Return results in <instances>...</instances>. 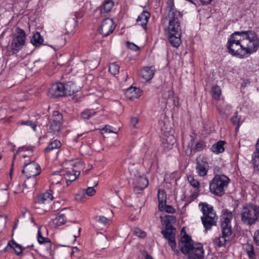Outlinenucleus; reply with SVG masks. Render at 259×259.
Wrapping results in <instances>:
<instances>
[{
  "mask_svg": "<svg viewBox=\"0 0 259 259\" xmlns=\"http://www.w3.org/2000/svg\"><path fill=\"white\" fill-rule=\"evenodd\" d=\"M116 27V24L113 20L110 18L105 19L100 28L99 32H113Z\"/></svg>",
  "mask_w": 259,
  "mask_h": 259,
  "instance_id": "13",
  "label": "nucleus"
},
{
  "mask_svg": "<svg viewBox=\"0 0 259 259\" xmlns=\"http://www.w3.org/2000/svg\"><path fill=\"white\" fill-rule=\"evenodd\" d=\"M27 180L24 182V187L26 188H33L36 184L37 180L36 176H32L30 177H26Z\"/></svg>",
  "mask_w": 259,
  "mask_h": 259,
  "instance_id": "36",
  "label": "nucleus"
},
{
  "mask_svg": "<svg viewBox=\"0 0 259 259\" xmlns=\"http://www.w3.org/2000/svg\"><path fill=\"white\" fill-rule=\"evenodd\" d=\"M44 38L41 36L40 33H33L30 40L32 45L36 48L44 45Z\"/></svg>",
  "mask_w": 259,
  "mask_h": 259,
  "instance_id": "28",
  "label": "nucleus"
},
{
  "mask_svg": "<svg viewBox=\"0 0 259 259\" xmlns=\"http://www.w3.org/2000/svg\"><path fill=\"white\" fill-rule=\"evenodd\" d=\"M126 46L129 49L134 51H138L140 49V48L137 45L129 41L126 42Z\"/></svg>",
  "mask_w": 259,
  "mask_h": 259,
  "instance_id": "52",
  "label": "nucleus"
},
{
  "mask_svg": "<svg viewBox=\"0 0 259 259\" xmlns=\"http://www.w3.org/2000/svg\"><path fill=\"white\" fill-rule=\"evenodd\" d=\"M154 74V71L151 67H145L140 72V76L146 81L151 79Z\"/></svg>",
  "mask_w": 259,
  "mask_h": 259,
  "instance_id": "23",
  "label": "nucleus"
},
{
  "mask_svg": "<svg viewBox=\"0 0 259 259\" xmlns=\"http://www.w3.org/2000/svg\"><path fill=\"white\" fill-rule=\"evenodd\" d=\"M244 249L249 259H256L257 254L255 253L253 244L247 242L244 245Z\"/></svg>",
  "mask_w": 259,
  "mask_h": 259,
  "instance_id": "27",
  "label": "nucleus"
},
{
  "mask_svg": "<svg viewBox=\"0 0 259 259\" xmlns=\"http://www.w3.org/2000/svg\"><path fill=\"white\" fill-rule=\"evenodd\" d=\"M227 241L226 237L222 235L217 239L216 242L218 245L221 247L224 246Z\"/></svg>",
  "mask_w": 259,
  "mask_h": 259,
  "instance_id": "49",
  "label": "nucleus"
},
{
  "mask_svg": "<svg viewBox=\"0 0 259 259\" xmlns=\"http://www.w3.org/2000/svg\"><path fill=\"white\" fill-rule=\"evenodd\" d=\"M140 91L139 88L131 87L126 90L125 94L127 98L132 100L139 97L140 95Z\"/></svg>",
  "mask_w": 259,
  "mask_h": 259,
  "instance_id": "22",
  "label": "nucleus"
},
{
  "mask_svg": "<svg viewBox=\"0 0 259 259\" xmlns=\"http://www.w3.org/2000/svg\"><path fill=\"white\" fill-rule=\"evenodd\" d=\"M183 231L184 234L182 237L181 241L179 243V245L182 253H187L188 250L190 248V247L195 245L193 244V241L191 239V237L184 231V228L182 230L181 233H182Z\"/></svg>",
  "mask_w": 259,
  "mask_h": 259,
  "instance_id": "11",
  "label": "nucleus"
},
{
  "mask_svg": "<svg viewBox=\"0 0 259 259\" xmlns=\"http://www.w3.org/2000/svg\"><path fill=\"white\" fill-rule=\"evenodd\" d=\"M61 146V142L57 140H55L48 144L47 147L45 149L44 151L45 153H48L54 149H59Z\"/></svg>",
  "mask_w": 259,
  "mask_h": 259,
  "instance_id": "34",
  "label": "nucleus"
},
{
  "mask_svg": "<svg viewBox=\"0 0 259 259\" xmlns=\"http://www.w3.org/2000/svg\"><path fill=\"white\" fill-rule=\"evenodd\" d=\"M211 94L212 98L215 100H219L221 95V89L220 87L217 85L212 87L211 90Z\"/></svg>",
  "mask_w": 259,
  "mask_h": 259,
  "instance_id": "38",
  "label": "nucleus"
},
{
  "mask_svg": "<svg viewBox=\"0 0 259 259\" xmlns=\"http://www.w3.org/2000/svg\"><path fill=\"white\" fill-rule=\"evenodd\" d=\"M165 10L168 12L170 17L168 27V32H170L169 31L173 32L181 31L180 23L178 19V17H182L183 14L180 11L175 10L174 0H167Z\"/></svg>",
  "mask_w": 259,
  "mask_h": 259,
  "instance_id": "4",
  "label": "nucleus"
},
{
  "mask_svg": "<svg viewBox=\"0 0 259 259\" xmlns=\"http://www.w3.org/2000/svg\"><path fill=\"white\" fill-rule=\"evenodd\" d=\"M196 169L200 176L203 177L206 176L208 170V162L203 160L198 161L196 163Z\"/></svg>",
  "mask_w": 259,
  "mask_h": 259,
  "instance_id": "17",
  "label": "nucleus"
},
{
  "mask_svg": "<svg viewBox=\"0 0 259 259\" xmlns=\"http://www.w3.org/2000/svg\"><path fill=\"white\" fill-rule=\"evenodd\" d=\"M146 259H154V258L150 255L147 253L146 255Z\"/></svg>",
  "mask_w": 259,
  "mask_h": 259,
  "instance_id": "64",
  "label": "nucleus"
},
{
  "mask_svg": "<svg viewBox=\"0 0 259 259\" xmlns=\"http://www.w3.org/2000/svg\"><path fill=\"white\" fill-rule=\"evenodd\" d=\"M158 200L159 203V208L162 210L161 208L166 202V194L164 190L159 189L158 192Z\"/></svg>",
  "mask_w": 259,
  "mask_h": 259,
  "instance_id": "31",
  "label": "nucleus"
},
{
  "mask_svg": "<svg viewBox=\"0 0 259 259\" xmlns=\"http://www.w3.org/2000/svg\"><path fill=\"white\" fill-rule=\"evenodd\" d=\"M114 5V2L112 0H105L100 6L101 13H107L111 11Z\"/></svg>",
  "mask_w": 259,
  "mask_h": 259,
  "instance_id": "29",
  "label": "nucleus"
},
{
  "mask_svg": "<svg viewBox=\"0 0 259 259\" xmlns=\"http://www.w3.org/2000/svg\"><path fill=\"white\" fill-rule=\"evenodd\" d=\"M37 240L40 244H45L46 245V252H42V247L41 248V253H44L43 255L47 257L48 255H51V247L52 243L50 240L48 238H46L41 235V234L39 231H38L37 234Z\"/></svg>",
  "mask_w": 259,
  "mask_h": 259,
  "instance_id": "14",
  "label": "nucleus"
},
{
  "mask_svg": "<svg viewBox=\"0 0 259 259\" xmlns=\"http://www.w3.org/2000/svg\"><path fill=\"white\" fill-rule=\"evenodd\" d=\"M242 33H232L227 42L228 53L233 56L239 58H246L243 44H241L239 40H236L235 35H241Z\"/></svg>",
  "mask_w": 259,
  "mask_h": 259,
  "instance_id": "5",
  "label": "nucleus"
},
{
  "mask_svg": "<svg viewBox=\"0 0 259 259\" xmlns=\"http://www.w3.org/2000/svg\"><path fill=\"white\" fill-rule=\"evenodd\" d=\"M78 251H79V250L77 247H74L72 248V251L71 254H73L74 253H75Z\"/></svg>",
  "mask_w": 259,
  "mask_h": 259,
  "instance_id": "61",
  "label": "nucleus"
},
{
  "mask_svg": "<svg viewBox=\"0 0 259 259\" xmlns=\"http://www.w3.org/2000/svg\"><path fill=\"white\" fill-rule=\"evenodd\" d=\"M246 38L243 39V46L244 48L246 56L248 57L255 52L259 47V38L256 33H245Z\"/></svg>",
  "mask_w": 259,
  "mask_h": 259,
  "instance_id": "6",
  "label": "nucleus"
},
{
  "mask_svg": "<svg viewBox=\"0 0 259 259\" xmlns=\"http://www.w3.org/2000/svg\"><path fill=\"white\" fill-rule=\"evenodd\" d=\"M8 246L13 248L17 255H20L23 251L22 247L15 242L14 240H11L8 242Z\"/></svg>",
  "mask_w": 259,
  "mask_h": 259,
  "instance_id": "37",
  "label": "nucleus"
},
{
  "mask_svg": "<svg viewBox=\"0 0 259 259\" xmlns=\"http://www.w3.org/2000/svg\"><path fill=\"white\" fill-rule=\"evenodd\" d=\"M222 229V235L227 237H229L232 233V229L231 225L221 226Z\"/></svg>",
  "mask_w": 259,
  "mask_h": 259,
  "instance_id": "39",
  "label": "nucleus"
},
{
  "mask_svg": "<svg viewBox=\"0 0 259 259\" xmlns=\"http://www.w3.org/2000/svg\"><path fill=\"white\" fill-rule=\"evenodd\" d=\"M203 5H207L211 3L213 0H200Z\"/></svg>",
  "mask_w": 259,
  "mask_h": 259,
  "instance_id": "60",
  "label": "nucleus"
},
{
  "mask_svg": "<svg viewBox=\"0 0 259 259\" xmlns=\"http://www.w3.org/2000/svg\"><path fill=\"white\" fill-rule=\"evenodd\" d=\"M251 163L254 169L259 171V138L255 144V150L252 155Z\"/></svg>",
  "mask_w": 259,
  "mask_h": 259,
  "instance_id": "21",
  "label": "nucleus"
},
{
  "mask_svg": "<svg viewBox=\"0 0 259 259\" xmlns=\"http://www.w3.org/2000/svg\"><path fill=\"white\" fill-rule=\"evenodd\" d=\"M139 122V120L137 117H133L131 119L130 124L133 128H137V124Z\"/></svg>",
  "mask_w": 259,
  "mask_h": 259,
  "instance_id": "55",
  "label": "nucleus"
},
{
  "mask_svg": "<svg viewBox=\"0 0 259 259\" xmlns=\"http://www.w3.org/2000/svg\"><path fill=\"white\" fill-rule=\"evenodd\" d=\"M253 240L255 244L259 246V229L254 232Z\"/></svg>",
  "mask_w": 259,
  "mask_h": 259,
  "instance_id": "56",
  "label": "nucleus"
},
{
  "mask_svg": "<svg viewBox=\"0 0 259 259\" xmlns=\"http://www.w3.org/2000/svg\"><path fill=\"white\" fill-rule=\"evenodd\" d=\"M176 221V219L174 216L167 215L165 216L164 220V224L165 227L166 225L169 227V226H172L171 224L175 223Z\"/></svg>",
  "mask_w": 259,
  "mask_h": 259,
  "instance_id": "45",
  "label": "nucleus"
},
{
  "mask_svg": "<svg viewBox=\"0 0 259 259\" xmlns=\"http://www.w3.org/2000/svg\"><path fill=\"white\" fill-rule=\"evenodd\" d=\"M96 191L93 187H88L85 190H82L81 191L79 192L78 194L76 195L75 198L77 200H81L82 199V195H84L85 194L92 196L95 194Z\"/></svg>",
  "mask_w": 259,
  "mask_h": 259,
  "instance_id": "32",
  "label": "nucleus"
},
{
  "mask_svg": "<svg viewBox=\"0 0 259 259\" xmlns=\"http://www.w3.org/2000/svg\"><path fill=\"white\" fill-rule=\"evenodd\" d=\"M170 247H171V250L174 252L175 254L177 255H179L180 254V251L177 249V244L176 242L170 244Z\"/></svg>",
  "mask_w": 259,
  "mask_h": 259,
  "instance_id": "57",
  "label": "nucleus"
},
{
  "mask_svg": "<svg viewBox=\"0 0 259 259\" xmlns=\"http://www.w3.org/2000/svg\"><path fill=\"white\" fill-rule=\"evenodd\" d=\"M63 120V115L58 111H55L53 114L52 121L62 124Z\"/></svg>",
  "mask_w": 259,
  "mask_h": 259,
  "instance_id": "42",
  "label": "nucleus"
},
{
  "mask_svg": "<svg viewBox=\"0 0 259 259\" xmlns=\"http://www.w3.org/2000/svg\"><path fill=\"white\" fill-rule=\"evenodd\" d=\"M134 234L140 238H144L146 236V233L139 228L134 229Z\"/></svg>",
  "mask_w": 259,
  "mask_h": 259,
  "instance_id": "51",
  "label": "nucleus"
},
{
  "mask_svg": "<svg viewBox=\"0 0 259 259\" xmlns=\"http://www.w3.org/2000/svg\"><path fill=\"white\" fill-rule=\"evenodd\" d=\"M61 38H62L63 39H64V40L62 43H61V44H60L61 45L63 46V45H64L65 44V37H64V35H61Z\"/></svg>",
  "mask_w": 259,
  "mask_h": 259,
  "instance_id": "63",
  "label": "nucleus"
},
{
  "mask_svg": "<svg viewBox=\"0 0 259 259\" xmlns=\"http://www.w3.org/2000/svg\"><path fill=\"white\" fill-rule=\"evenodd\" d=\"M240 215L243 224L252 226L259 219V206L253 204H246L242 207Z\"/></svg>",
  "mask_w": 259,
  "mask_h": 259,
  "instance_id": "3",
  "label": "nucleus"
},
{
  "mask_svg": "<svg viewBox=\"0 0 259 259\" xmlns=\"http://www.w3.org/2000/svg\"><path fill=\"white\" fill-rule=\"evenodd\" d=\"M65 96H69L73 95L75 91V87L72 81H68L64 84Z\"/></svg>",
  "mask_w": 259,
  "mask_h": 259,
  "instance_id": "33",
  "label": "nucleus"
},
{
  "mask_svg": "<svg viewBox=\"0 0 259 259\" xmlns=\"http://www.w3.org/2000/svg\"><path fill=\"white\" fill-rule=\"evenodd\" d=\"M222 213L221 226L231 225L233 218L232 211L228 209H224L222 210Z\"/></svg>",
  "mask_w": 259,
  "mask_h": 259,
  "instance_id": "20",
  "label": "nucleus"
},
{
  "mask_svg": "<svg viewBox=\"0 0 259 259\" xmlns=\"http://www.w3.org/2000/svg\"><path fill=\"white\" fill-rule=\"evenodd\" d=\"M40 171L41 168L40 166L34 161L25 163L22 170V172L26 177L37 176L40 173Z\"/></svg>",
  "mask_w": 259,
  "mask_h": 259,
  "instance_id": "8",
  "label": "nucleus"
},
{
  "mask_svg": "<svg viewBox=\"0 0 259 259\" xmlns=\"http://www.w3.org/2000/svg\"><path fill=\"white\" fill-rule=\"evenodd\" d=\"M199 206H201V211L203 215L201 217V220L205 228V232H206L212 226H217L218 217L212 206L206 202H201Z\"/></svg>",
  "mask_w": 259,
  "mask_h": 259,
  "instance_id": "1",
  "label": "nucleus"
},
{
  "mask_svg": "<svg viewBox=\"0 0 259 259\" xmlns=\"http://www.w3.org/2000/svg\"><path fill=\"white\" fill-rule=\"evenodd\" d=\"M188 180L190 185L194 188H199L200 187V183L197 180L194 179L193 177L190 176L188 177Z\"/></svg>",
  "mask_w": 259,
  "mask_h": 259,
  "instance_id": "48",
  "label": "nucleus"
},
{
  "mask_svg": "<svg viewBox=\"0 0 259 259\" xmlns=\"http://www.w3.org/2000/svg\"><path fill=\"white\" fill-rule=\"evenodd\" d=\"M96 112L91 109H85L81 113V117L82 119H89L91 116H94Z\"/></svg>",
  "mask_w": 259,
  "mask_h": 259,
  "instance_id": "41",
  "label": "nucleus"
},
{
  "mask_svg": "<svg viewBox=\"0 0 259 259\" xmlns=\"http://www.w3.org/2000/svg\"><path fill=\"white\" fill-rule=\"evenodd\" d=\"M230 182V179L225 175H215L209 182L210 192L217 196H222Z\"/></svg>",
  "mask_w": 259,
  "mask_h": 259,
  "instance_id": "2",
  "label": "nucleus"
},
{
  "mask_svg": "<svg viewBox=\"0 0 259 259\" xmlns=\"http://www.w3.org/2000/svg\"><path fill=\"white\" fill-rule=\"evenodd\" d=\"M191 140L188 143V147L190 150V153L193 151L194 153H196L198 151H201L203 150L206 146L205 143L203 141H200L197 142L194 148H193V146L194 144L195 137L194 136H191Z\"/></svg>",
  "mask_w": 259,
  "mask_h": 259,
  "instance_id": "16",
  "label": "nucleus"
},
{
  "mask_svg": "<svg viewBox=\"0 0 259 259\" xmlns=\"http://www.w3.org/2000/svg\"><path fill=\"white\" fill-rule=\"evenodd\" d=\"M168 39L170 45L175 48H178L181 44V33H168Z\"/></svg>",
  "mask_w": 259,
  "mask_h": 259,
  "instance_id": "24",
  "label": "nucleus"
},
{
  "mask_svg": "<svg viewBox=\"0 0 259 259\" xmlns=\"http://www.w3.org/2000/svg\"><path fill=\"white\" fill-rule=\"evenodd\" d=\"M82 17V13L81 12H77L75 14V18H73L70 21H68L66 23V26L69 27L70 25L73 24L74 26L77 25V19H80Z\"/></svg>",
  "mask_w": 259,
  "mask_h": 259,
  "instance_id": "40",
  "label": "nucleus"
},
{
  "mask_svg": "<svg viewBox=\"0 0 259 259\" xmlns=\"http://www.w3.org/2000/svg\"><path fill=\"white\" fill-rule=\"evenodd\" d=\"M11 31L12 32H25L23 30L20 29L19 27L16 26H13V27L11 28Z\"/></svg>",
  "mask_w": 259,
  "mask_h": 259,
  "instance_id": "58",
  "label": "nucleus"
},
{
  "mask_svg": "<svg viewBox=\"0 0 259 259\" xmlns=\"http://www.w3.org/2000/svg\"><path fill=\"white\" fill-rule=\"evenodd\" d=\"M77 178V176H76V174H72V172H67L66 175V183L68 184V182L70 183L74 181Z\"/></svg>",
  "mask_w": 259,
  "mask_h": 259,
  "instance_id": "46",
  "label": "nucleus"
},
{
  "mask_svg": "<svg viewBox=\"0 0 259 259\" xmlns=\"http://www.w3.org/2000/svg\"><path fill=\"white\" fill-rule=\"evenodd\" d=\"M95 220L100 224H103L104 225H106L108 223V219L104 217L101 215L96 216L95 217Z\"/></svg>",
  "mask_w": 259,
  "mask_h": 259,
  "instance_id": "47",
  "label": "nucleus"
},
{
  "mask_svg": "<svg viewBox=\"0 0 259 259\" xmlns=\"http://www.w3.org/2000/svg\"><path fill=\"white\" fill-rule=\"evenodd\" d=\"M161 209L162 210H160L161 211L164 210L167 213H174L176 212L175 209L172 206L166 205V204L163 205V207L161 208Z\"/></svg>",
  "mask_w": 259,
  "mask_h": 259,
  "instance_id": "50",
  "label": "nucleus"
},
{
  "mask_svg": "<svg viewBox=\"0 0 259 259\" xmlns=\"http://www.w3.org/2000/svg\"><path fill=\"white\" fill-rule=\"evenodd\" d=\"M17 124L18 125L29 126L31 127L34 132L36 131V124L31 120H22L18 122Z\"/></svg>",
  "mask_w": 259,
  "mask_h": 259,
  "instance_id": "44",
  "label": "nucleus"
},
{
  "mask_svg": "<svg viewBox=\"0 0 259 259\" xmlns=\"http://www.w3.org/2000/svg\"><path fill=\"white\" fill-rule=\"evenodd\" d=\"M50 123L49 132L54 135H58L61 131L62 124L52 121H50Z\"/></svg>",
  "mask_w": 259,
  "mask_h": 259,
  "instance_id": "35",
  "label": "nucleus"
},
{
  "mask_svg": "<svg viewBox=\"0 0 259 259\" xmlns=\"http://www.w3.org/2000/svg\"><path fill=\"white\" fill-rule=\"evenodd\" d=\"M67 210L68 208H63L60 212L58 213L56 217L53 220V223L55 226L59 227L65 224L66 222V214L63 213V212Z\"/></svg>",
  "mask_w": 259,
  "mask_h": 259,
  "instance_id": "19",
  "label": "nucleus"
},
{
  "mask_svg": "<svg viewBox=\"0 0 259 259\" xmlns=\"http://www.w3.org/2000/svg\"><path fill=\"white\" fill-rule=\"evenodd\" d=\"M17 35H12V40L11 45V51L13 54H16L24 46L26 40V33H16Z\"/></svg>",
  "mask_w": 259,
  "mask_h": 259,
  "instance_id": "7",
  "label": "nucleus"
},
{
  "mask_svg": "<svg viewBox=\"0 0 259 259\" xmlns=\"http://www.w3.org/2000/svg\"><path fill=\"white\" fill-rule=\"evenodd\" d=\"M137 184L134 188L136 193H140L148 185V179L145 177H139L136 181Z\"/></svg>",
  "mask_w": 259,
  "mask_h": 259,
  "instance_id": "18",
  "label": "nucleus"
},
{
  "mask_svg": "<svg viewBox=\"0 0 259 259\" xmlns=\"http://www.w3.org/2000/svg\"><path fill=\"white\" fill-rule=\"evenodd\" d=\"M188 255V259H203L204 250L201 244L195 245L188 250L187 253H182Z\"/></svg>",
  "mask_w": 259,
  "mask_h": 259,
  "instance_id": "10",
  "label": "nucleus"
},
{
  "mask_svg": "<svg viewBox=\"0 0 259 259\" xmlns=\"http://www.w3.org/2000/svg\"><path fill=\"white\" fill-rule=\"evenodd\" d=\"M119 66L115 63H111L109 66V71L113 75H115L119 73Z\"/></svg>",
  "mask_w": 259,
  "mask_h": 259,
  "instance_id": "43",
  "label": "nucleus"
},
{
  "mask_svg": "<svg viewBox=\"0 0 259 259\" xmlns=\"http://www.w3.org/2000/svg\"><path fill=\"white\" fill-rule=\"evenodd\" d=\"M151 16V14L147 10H144L138 17L136 22L139 25H141L144 30H147V24Z\"/></svg>",
  "mask_w": 259,
  "mask_h": 259,
  "instance_id": "15",
  "label": "nucleus"
},
{
  "mask_svg": "<svg viewBox=\"0 0 259 259\" xmlns=\"http://www.w3.org/2000/svg\"><path fill=\"white\" fill-rule=\"evenodd\" d=\"M53 198L52 190H50L38 196L37 201L39 203H46L51 201Z\"/></svg>",
  "mask_w": 259,
  "mask_h": 259,
  "instance_id": "26",
  "label": "nucleus"
},
{
  "mask_svg": "<svg viewBox=\"0 0 259 259\" xmlns=\"http://www.w3.org/2000/svg\"><path fill=\"white\" fill-rule=\"evenodd\" d=\"M110 126L106 125L103 129L102 131H104L105 132H109V133H116L115 132L111 130L110 128Z\"/></svg>",
  "mask_w": 259,
  "mask_h": 259,
  "instance_id": "59",
  "label": "nucleus"
},
{
  "mask_svg": "<svg viewBox=\"0 0 259 259\" xmlns=\"http://www.w3.org/2000/svg\"><path fill=\"white\" fill-rule=\"evenodd\" d=\"M161 233L163 237L168 240L169 245L176 242L175 237L176 229L173 226H169L168 227L166 225V227H165V229L161 231Z\"/></svg>",
  "mask_w": 259,
  "mask_h": 259,
  "instance_id": "12",
  "label": "nucleus"
},
{
  "mask_svg": "<svg viewBox=\"0 0 259 259\" xmlns=\"http://www.w3.org/2000/svg\"><path fill=\"white\" fill-rule=\"evenodd\" d=\"M240 118L237 115V112H236V114L231 118V121L235 125H237L239 124L240 122Z\"/></svg>",
  "mask_w": 259,
  "mask_h": 259,
  "instance_id": "54",
  "label": "nucleus"
},
{
  "mask_svg": "<svg viewBox=\"0 0 259 259\" xmlns=\"http://www.w3.org/2000/svg\"><path fill=\"white\" fill-rule=\"evenodd\" d=\"M128 169L132 175H134L135 176H136L137 171L135 167L134 163L129 162Z\"/></svg>",
  "mask_w": 259,
  "mask_h": 259,
  "instance_id": "53",
  "label": "nucleus"
},
{
  "mask_svg": "<svg viewBox=\"0 0 259 259\" xmlns=\"http://www.w3.org/2000/svg\"><path fill=\"white\" fill-rule=\"evenodd\" d=\"M226 143L225 141L220 140L213 144L211 148V151L216 154L223 153L225 150L224 145Z\"/></svg>",
  "mask_w": 259,
  "mask_h": 259,
  "instance_id": "30",
  "label": "nucleus"
},
{
  "mask_svg": "<svg viewBox=\"0 0 259 259\" xmlns=\"http://www.w3.org/2000/svg\"><path fill=\"white\" fill-rule=\"evenodd\" d=\"M176 142V139L172 135H169L165 139H164L162 146L165 150L171 149L173 145Z\"/></svg>",
  "mask_w": 259,
  "mask_h": 259,
  "instance_id": "25",
  "label": "nucleus"
},
{
  "mask_svg": "<svg viewBox=\"0 0 259 259\" xmlns=\"http://www.w3.org/2000/svg\"><path fill=\"white\" fill-rule=\"evenodd\" d=\"M80 230H81V228H78V235L76 236V235H74V241H75L76 240V238L78 237H79L80 236Z\"/></svg>",
  "mask_w": 259,
  "mask_h": 259,
  "instance_id": "62",
  "label": "nucleus"
},
{
  "mask_svg": "<svg viewBox=\"0 0 259 259\" xmlns=\"http://www.w3.org/2000/svg\"><path fill=\"white\" fill-rule=\"evenodd\" d=\"M48 95L52 98L65 97L64 84L58 82L51 84L48 91Z\"/></svg>",
  "mask_w": 259,
  "mask_h": 259,
  "instance_id": "9",
  "label": "nucleus"
}]
</instances>
